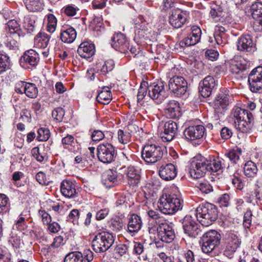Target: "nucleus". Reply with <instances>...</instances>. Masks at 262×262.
I'll return each mask as SVG.
<instances>
[{
    "mask_svg": "<svg viewBox=\"0 0 262 262\" xmlns=\"http://www.w3.org/2000/svg\"><path fill=\"white\" fill-rule=\"evenodd\" d=\"M195 212L197 220L205 227L212 225L218 217L216 206L209 203L200 205L196 208Z\"/></svg>",
    "mask_w": 262,
    "mask_h": 262,
    "instance_id": "obj_1",
    "label": "nucleus"
},
{
    "mask_svg": "<svg viewBox=\"0 0 262 262\" xmlns=\"http://www.w3.org/2000/svg\"><path fill=\"white\" fill-rule=\"evenodd\" d=\"M183 201L175 194H163L158 201V208L164 214H172L182 210Z\"/></svg>",
    "mask_w": 262,
    "mask_h": 262,
    "instance_id": "obj_2",
    "label": "nucleus"
},
{
    "mask_svg": "<svg viewBox=\"0 0 262 262\" xmlns=\"http://www.w3.org/2000/svg\"><path fill=\"white\" fill-rule=\"evenodd\" d=\"M233 116L235 127L242 133L247 132L252 127L254 117L248 110L239 107H235L233 110Z\"/></svg>",
    "mask_w": 262,
    "mask_h": 262,
    "instance_id": "obj_3",
    "label": "nucleus"
},
{
    "mask_svg": "<svg viewBox=\"0 0 262 262\" xmlns=\"http://www.w3.org/2000/svg\"><path fill=\"white\" fill-rule=\"evenodd\" d=\"M115 236L112 233L102 232L96 235L92 241V247L96 253H103L111 248L115 242Z\"/></svg>",
    "mask_w": 262,
    "mask_h": 262,
    "instance_id": "obj_4",
    "label": "nucleus"
},
{
    "mask_svg": "<svg viewBox=\"0 0 262 262\" xmlns=\"http://www.w3.org/2000/svg\"><path fill=\"white\" fill-rule=\"evenodd\" d=\"M229 92L228 90L223 89L213 101L214 118L216 121L222 118L224 113L229 105Z\"/></svg>",
    "mask_w": 262,
    "mask_h": 262,
    "instance_id": "obj_5",
    "label": "nucleus"
},
{
    "mask_svg": "<svg viewBox=\"0 0 262 262\" xmlns=\"http://www.w3.org/2000/svg\"><path fill=\"white\" fill-rule=\"evenodd\" d=\"M208 160L201 155L194 157L191 160L189 167L190 176L194 179L204 177L208 170Z\"/></svg>",
    "mask_w": 262,
    "mask_h": 262,
    "instance_id": "obj_6",
    "label": "nucleus"
},
{
    "mask_svg": "<svg viewBox=\"0 0 262 262\" xmlns=\"http://www.w3.org/2000/svg\"><path fill=\"white\" fill-rule=\"evenodd\" d=\"M163 156V149L158 145L147 144L143 148L142 157L147 163H155L160 161Z\"/></svg>",
    "mask_w": 262,
    "mask_h": 262,
    "instance_id": "obj_7",
    "label": "nucleus"
},
{
    "mask_svg": "<svg viewBox=\"0 0 262 262\" xmlns=\"http://www.w3.org/2000/svg\"><path fill=\"white\" fill-rule=\"evenodd\" d=\"M221 235L215 230H210L202 236V251L203 253H211L220 244Z\"/></svg>",
    "mask_w": 262,
    "mask_h": 262,
    "instance_id": "obj_8",
    "label": "nucleus"
},
{
    "mask_svg": "<svg viewBox=\"0 0 262 262\" xmlns=\"http://www.w3.org/2000/svg\"><path fill=\"white\" fill-rule=\"evenodd\" d=\"M158 227L157 230L158 237L166 243H171L175 238L174 230L165 220H159L157 221Z\"/></svg>",
    "mask_w": 262,
    "mask_h": 262,
    "instance_id": "obj_9",
    "label": "nucleus"
},
{
    "mask_svg": "<svg viewBox=\"0 0 262 262\" xmlns=\"http://www.w3.org/2000/svg\"><path fill=\"white\" fill-rule=\"evenodd\" d=\"M114 147L110 143L100 144L97 147V157L99 160L104 163H111L116 156Z\"/></svg>",
    "mask_w": 262,
    "mask_h": 262,
    "instance_id": "obj_10",
    "label": "nucleus"
},
{
    "mask_svg": "<svg viewBox=\"0 0 262 262\" xmlns=\"http://www.w3.org/2000/svg\"><path fill=\"white\" fill-rule=\"evenodd\" d=\"M183 229L185 234L192 237H195L201 234V230L194 217L186 215L183 219Z\"/></svg>",
    "mask_w": 262,
    "mask_h": 262,
    "instance_id": "obj_11",
    "label": "nucleus"
},
{
    "mask_svg": "<svg viewBox=\"0 0 262 262\" xmlns=\"http://www.w3.org/2000/svg\"><path fill=\"white\" fill-rule=\"evenodd\" d=\"M248 83L251 92L257 93L262 90V66L251 71L248 76Z\"/></svg>",
    "mask_w": 262,
    "mask_h": 262,
    "instance_id": "obj_12",
    "label": "nucleus"
},
{
    "mask_svg": "<svg viewBox=\"0 0 262 262\" xmlns=\"http://www.w3.org/2000/svg\"><path fill=\"white\" fill-rule=\"evenodd\" d=\"M241 244V241L237 234L233 233H228L225 238L224 255L231 258Z\"/></svg>",
    "mask_w": 262,
    "mask_h": 262,
    "instance_id": "obj_13",
    "label": "nucleus"
},
{
    "mask_svg": "<svg viewBox=\"0 0 262 262\" xmlns=\"http://www.w3.org/2000/svg\"><path fill=\"white\" fill-rule=\"evenodd\" d=\"M229 70L233 74L238 75L246 71L250 61L241 56H235L229 61Z\"/></svg>",
    "mask_w": 262,
    "mask_h": 262,
    "instance_id": "obj_14",
    "label": "nucleus"
},
{
    "mask_svg": "<svg viewBox=\"0 0 262 262\" xmlns=\"http://www.w3.org/2000/svg\"><path fill=\"white\" fill-rule=\"evenodd\" d=\"M169 90L177 96L185 94L187 89V82L182 76H176L170 79L168 83Z\"/></svg>",
    "mask_w": 262,
    "mask_h": 262,
    "instance_id": "obj_15",
    "label": "nucleus"
},
{
    "mask_svg": "<svg viewBox=\"0 0 262 262\" xmlns=\"http://www.w3.org/2000/svg\"><path fill=\"white\" fill-rule=\"evenodd\" d=\"M135 34L137 37L140 39H149L151 29L148 24L145 21L142 16L139 15L134 19Z\"/></svg>",
    "mask_w": 262,
    "mask_h": 262,
    "instance_id": "obj_16",
    "label": "nucleus"
},
{
    "mask_svg": "<svg viewBox=\"0 0 262 262\" xmlns=\"http://www.w3.org/2000/svg\"><path fill=\"white\" fill-rule=\"evenodd\" d=\"M163 110L167 118L178 119L182 115L179 103L174 100H168L163 104Z\"/></svg>",
    "mask_w": 262,
    "mask_h": 262,
    "instance_id": "obj_17",
    "label": "nucleus"
},
{
    "mask_svg": "<svg viewBox=\"0 0 262 262\" xmlns=\"http://www.w3.org/2000/svg\"><path fill=\"white\" fill-rule=\"evenodd\" d=\"M148 96L157 103H162L165 98V89L162 82L153 83L147 86Z\"/></svg>",
    "mask_w": 262,
    "mask_h": 262,
    "instance_id": "obj_18",
    "label": "nucleus"
},
{
    "mask_svg": "<svg viewBox=\"0 0 262 262\" xmlns=\"http://www.w3.org/2000/svg\"><path fill=\"white\" fill-rule=\"evenodd\" d=\"M191 30V32L180 42V46L181 48H184L186 47L195 45L200 40L202 34L201 29L196 26H193Z\"/></svg>",
    "mask_w": 262,
    "mask_h": 262,
    "instance_id": "obj_19",
    "label": "nucleus"
},
{
    "mask_svg": "<svg viewBox=\"0 0 262 262\" xmlns=\"http://www.w3.org/2000/svg\"><path fill=\"white\" fill-rule=\"evenodd\" d=\"M186 20L185 14L179 9H173L169 13V23L174 28H181Z\"/></svg>",
    "mask_w": 262,
    "mask_h": 262,
    "instance_id": "obj_20",
    "label": "nucleus"
},
{
    "mask_svg": "<svg viewBox=\"0 0 262 262\" xmlns=\"http://www.w3.org/2000/svg\"><path fill=\"white\" fill-rule=\"evenodd\" d=\"M205 128L203 125H198L189 126L184 131V136L187 140L193 141L202 138Z\"/></svg>",
    "mask_w": 262,
    "mask_h": 262,
    "instance_id": "obj_21",
    "label": "nucleus"
},
{
    "mask_svg": "<svg viewBox=\"0 0 262 262\" xmlns=\"http://www.w3.org/2000/svg\"><path fill=\"white\" fill-rule=\"evenodd\" d=\"M111 45L116 50L125 54L129 49V43L125 36L121 33H116L112 38Z\"/></svg>",
    "mask_w": 262,
    "mask_h": 262,
    "instance_id": "obj_22",
    "label": "nucleus"
},
{
    "mask_svg": "<svg viewBox=\"0 0 262 262\" xmlns=\"http://www.w3.org/2000/svg\"><path fill=\"white\" fill-rule=\"evenodd\" d=\"M178 129L176 122L169 120L166 122L163 126V130L161 133V137L163 141H170L175 136Z\"/></svg>",
    "mask_w": 262,
    "mask_h": 262,
    "instance_id": "obj_23",
    "label": "nucleus"
},
{
    "mask_svg": "<svg viewBox=\"0 0 262 262\" xmlns=\"http://www.w3.org/2000/svg\"><path fill=\"white\" fill-rule=\"evenodd\" d=\"M216 81L211 76L206 77L202 82L200 83V92L203 97H208L210 96L213 89L216 84Z\"/></svg>",
    "mask_w": 262,
    "mask_h": 262,
    "instance_id": "obj_24",
    "label": "nucleus"
},
{
    "mask_svg": "<svg viewBox=\"0 0 262 262\" xmlns=\"http://www.w3.org/2000/svg\"><path fill=\"white\" fill-rule=\"evenodd\" d=\"M177 173L176 168L171 163L162 165L159 170L160 177L165 181L173 180L176 177Z\"/></svg>",
    "mask_w": 262,
    "mask_h": 262,
    "instance_id": "obj_25",
    "label": "nucleus"
},
{
    "mask_svg": "<svg viewBox=\"0 0 262 262\" xmlns=\"http://www.w3.org/2000/svg\"><path fill=\"white\" fill-rule=\"evenodd\" d=\"M77 33L75 29L69 25H63L60 29V37L64 43H71L76 38Z\"/></svg>",
    "mask_w": 262,
    "mask_h": 262,
    "instance_id": "obj_26",
    "label": "nucleus"
},
{
    "mask_svg": "<svg viewBox=\"0 0 262 262\" xmlns=\"http://www.w3.org/2000/svg\"><path fill=\"white\" fill-rule=\"evenodd\" d=\"M237 47L238 50L243 52H254L255 50V45L252 38L248 35H243L239 38Z\"/></svg>",
    "mask_w": 262,
    "mask_h": 262,
    "instance_id": "obj_27",
    "label": "nucleus"
},
{
    "mask_svg": "<svg viewBox=\"0 0 262 262\" xmlns=\"http://www.w3.org/2000/svg\"><path fill=\"white\" fill-rule=\"evenodd\" d=\"M75 187L74 182L69 180H64L61 183V192L64 196L73 198L77 196L78 194Z\"/></svg>",
    "mask_w": 262,
    "mask_h": 262,
    "instance_id": "obj_28",
    "label": "nucleus"
},
{
    "mask_svg": "<svg viewBox=\"0 0 262 262\" xmlns=\"http://www.w3.org/2000/svg\"><path fill=\"white\" fill-rule=\"evenodd\" d=\"M142 226V221L141 217L136 214H132L128 219V232L133 236L141 229Z\"/></svg>",
    "mask_w": 262,
    "mask_h": 262,
    "instance_id": "obj_29",
    "label": "nucleus"
},
{
    "mask_svg": "<svg viewBox=\"0 0 262 262\" xmlns=\"http://www.w3.org/2000/svg\"><path fill=\"white\" fill-rule=\"evenodd\" d=\"M210 14L214 21L223 22L224 20V17L226 14V11L222 6L214 3L211 6Z\"/></svg>",
    "mask_w": 262,
    "mask_h": 262,
    "instance_id": "obj_30",
    "label": "nucleus"
},
{
    "mask_svg": "<svg viewBox=\"0 0 262 262\" xmlns=\"http://www.w3.org/2000/svg\"><path fill=\"white\" fill-rule=\"evenodd\" d=\"M77 53L81 57L89 58L94 54V45L88 42H82L78 48Z\"/></svg>",
    "mask_w": 262,
    "mask_h": 262,
    "instance_id": "obj_31",
    "label": "nucleus"
},
{
    "mask_svg": "<svg viewBox=\"0 0 262 262\" xmlns=\"http://www.w3.org/2000/svg\"><path fill=\"white\" fill-rule=\"evenodd\" d=\"M39 60L38 53L33 50H29L25 52L20 58L21 62L28 63L31 66H35Z\"/></svg>",
    "mask_w": 262,
    "mask_h": 262,
    "instance_id": "obj_32",
    "label": "nucleus"
},
{
    "mask_svg": "<svg viewBox=\"0 0 262 262\" xmlns=\"http://www.w3.org/2000/svg\"><path fill=\"white\" fill-rule=\"evenodd\" d=\"M251 10L253 18L256 20V23L260 27L262 30V3L255 2L251 6Z\"/></svg>",
    "mask_w": 262,
    "mask_h": 262,
    "instance_id": "obj_33",
    "label": "nucleus"
},
{
    "mask_svg": "<svg viewBox=\"0 0 262 262\" xmlns=\"http://www.w3.org/2000/svg\"><path fill=\"white\" fill-rule=\"evenodd\" d=\"M226 29L219 25L215 27L213 37L216 43L222 46L226 43Z\"/></svg>",
    "mask_w": 262,
    "mask_h": 262,
    "instance_id": "obj_34",
    "label": "nucleus"
},
{
    "mask_svg": "<svg viewBox=\"0 0 262 262\" xmlns=\"http://www.w3.org/2000/svg\"><path fill=\"white\" fill-rule=\"evenodd\" d=\"M126 176L130 185H135L139 183L141 178L140 171L134 166H130L127 168Z\"/></svg>",
    "mask_w": 262,
    "mask_h": 262,
    "instance_id": "obj_35",
    "label": "nucleus"
},
{
    "mask_svg": "<svg viewBox=\"0 0 262 262\" xmlns=\"http://www.w3.org/2000/svg\"><path fill=\"white\" fill-rule=\"evenodd\" d=\"M50 39V35L44 32H40L34 38V46L45 49L48 47Z\"/></svg>",
    "mask_w": 262,
    "mask_h": 262,
    "instance_id": "obj_36",
    "label": "nucleus"
},
{
    "mask_svg": "<svg viewBox=\"0 0 262 262\" xmlns=\"http://www.w3.org/2000/svg\"><path fill=\"white\" fill-rule=\"evenodd\" d=\"M27 9L32 12L41 11L43 9V0H24Z\"/></svg>",
    "mask_w": 262,
    "mask_h": 262,
    "instance_id": "obj_37",
    "label": "nucleus"
},
{
    "mask_svg": "<svg viewBox=\"0 0 262 262\" xmlns=\"http://www.w3.org/2000/svg\"><path fill=\"white\" fill-rule=\"evenodd\" d=\"M117 172L112 170L107 171L103 175V183L106 187L113 186V184L117 182Z\"/></svg>",
    "mask_w": 262,
    "mask_h": 262,
    "instance_id": "obj_38",
    "label": "nucleus"
},
{
    "mask_svg": "<svg viewBox=\"0 0 262 262\" xmlns=\"http://www.w3.org/2000/svg\"><path fill=\"white\" fill-rule=\"evenodd\" d=\"M208 170L210 172H216L224 167H226L225 163H223L219 158L208 160Z\"/></svg>",
    "mask_w": 262,
    "mask_h": 262,
    "instance_id": "obj_39",
    "label": "nucleus"
},
{
    "mask_svg": "<svg viewBox=\"0 0 262 262\" xmlns=\"http://www.w3.org/2000/svg\"><path fill=\"white\" fill-rule=\"evenodd\" d=\"M8 29L10 35H13L15 39L20 38V29L15 20H11L8 22L6 30Z\"/></svg>",
    "mask_w": 262,
    "mask_h": 262,
    "instance_id": "obj_40",
    "label": "nucleus"
},
{
    "mask_svg": "<svg viewBox=\"0 0 262 262\" xmlns=\"http://www.w3.org/2000/svg\"><path fill=\"white\" fill-rule=\"evenodd\" d=\"M244 173L248 177H254L257 173L258 169L256 164L251 161H249L245 164Z\"/></svg>",
    "mask_w": 262,
    "mask_h": 262,
    "instance_id": "obj_41",
    "label": "nucleus"
},
{
    "mask_svg": "<svg viewBox=\"0 0 262 262\" xmlns=\"http://www.w3.org/2000/svg\"><path fill=\"white\" fill-rule=\"evenodd\" d=\"M112 98L111 91L104 90L98 94L96 97V100L99 103L106 104L110 102Z\"/></svg>",
    "mask_w": 262,
    "mask_h": 262,
    "instance_id": "obj_42",
    "label": "nucleus"
},
{
    "mask_svg": "<svg viewBox=\"0 0 262 262\" xmlns=\"http://www.w3.org/2000/svg\"><path fill=\"white\" fill-rule=\"evenodd\" d=\"M82 259V253L79 251H74L66 256L64 262H83Z\"/></svg>",
    "mask_w": 262,
    "mask_h": 262,
    "instance_id": "obj_43",
    "label": "nucleus"
},
{
    "mask_svg": "<svg viewBox=\"0 0 262 262\" xmlns=\"http://www.w3.org/2000/svg\"><path fill=\"white\" fill-rule=\"evenodd\" d=\"M97 66L98 68H100V70L101 73L103 75H105L113 70L115 66V63L112 59H108L106 60L102 66H101V63H98Z\"/></svg>",
    "mask_w": 262,
    "mask_h": 262,
    "instance_id": "obj_44",
    "label": "nucleus"
},
{
    "mask_svg": "<svg viewBox=\"0 0 262 262\" xmlns=\"http://www.w3.org/2000/svg\"><path fill=\"white\" fill-rule=\"evenodd\" d=\"M25 94L29 98H36L38 95V89L35 84L28 82Z\"/></svg>",
    "mask_w": 262,
    "mask_h": 262,
    "instance_id": "obj_45",
    "label": "nucleus"
},
{
    "mask_svg": "<svg viewBox=\"0 0 262 262\" xmlns=\"http://www.w3.org/2000/svg\"><path fill=\"white\" fill-rule=\"evenodd\" d=\"M47 31L50 33H53L55 31L56 28L57 19L53 14H49L47 15Z\"/></svg>",
    "mask_w": 262,
    "mask_h": 262,
    "instance_id": "obj_46",
    "label": "nucleus"
},
{
    "mask_svg": "<svg viewBox=\"0 0 262 262\" xmlns=\"http://www.w3.org/2000/svg\"><path fill=\"white\" fill-rule=\"evenodd\" d=\"M131 138V135L128 132H124L122 129L118 131V139L122 144H125L129 142Z\"/></svg>",
    "mask_w": 262,
    "mask_h": 262,
    "instance_id": "obj_47",
    "label": "nucleus"
},
{
    "mask_svg": "<svg viewBox=\"0 0 262 262\" xmlns=\"http://www.w3.org/2000/svg\"><path fill=\"white\" fill-rule=\"evenodd\" d=\"M196 186L203 193L206 194L209 193L213 191L212 186L206 181L198 183Z\"/></svg>",
    "mask_w": 262,
    "mask_h": 262,
    "instance_id": "obj_48",
    "label": "nucleus"
},
{
    "mask_svg": "<svg viewBox=\"0 0 262 262\" xmlns=\"http://www.w3.org/2000/svg\"><path fill=\"white\" fill-rule=\"evenodd\" d=\"M32 156L35 159L39 162H43L46 158V154L45 152H41L40 148L38 147H35L32 149L31 151Z\"/></svg>",
    "mask_w": 262,
    "mask_h": 262,
    "instance_id": "obj_49",
    "label": "nucleus"
},
{
    "mask_svg": "<svg viewBox=\"0 0 262 262\" xmlns=\"http://www.w3.org/2000/svg\"><path fill=\"white\" fill-rule=\"evenodd\" d=\"M9 198L5 194L0 193V213L9 209Z\"/></svg>",
    "mask_w": 262,
    "mask_h": 262,
    "instance_id": "obj_50",
    "label": "nucleus"
},
{
    "mask_svg": "<svg viewBox=\"0 0 262 262\" xmlns=\"http://www.w3.org/2000/svg\"><path fill=\"white\" fill-rule=\"evenodd\" d=\"M9 58L5 55L0 54V72L6 71L9 68Z\"/></svg>",
    "mask_w": 262,
    "mask_h": 262,
    "instance_id": "obj_51",
    "label": "nucleus"
},
{
    "mask_svg": "<svg viewBox=\"0 0 262 262\" xmlns=\"http://www.w3.org/2000/svg\"><path fill=\"white\" fill-rule=\"evenodd\" d=\"M252 212L251 209H248L244 216L243 226L245 228L249 229L251 225Z\"/></svg>",
    "mask_w": 262,
    "mask_h": 262,
    "instance_id": "obj_52",
    "label": "nucleus"
},
{
    "mask_svg": "<svg viewBox=\"0 0 262 262\" xmlns=\"http://www.w3.org/2000/svg\"><path fill=\"white\" fill-rule=\"evenodd\" d=\"M50 136L49 129L45 128H40L38 130L37 139L41 141H46Z\"/></svg>",
    "mask_w": 262,
    "mask_h": 262,
    "instance_id": "obj_53",
    "label": "nucleus"
},
{
    "mask_svg": "<svg viewBox=\"0 0 262 262\" xmlns=\"http://www.w3.org/2000/svg\"><path fill=\"white\" fill-rule=\"evenodd\" d=\"M240 152L235 150H232L225 155L226 158L228 159L232 163L236 164L239 159Z\"/></svg>",
    "mask_w": 262,
    "mask_h": 262,
    "instance_id": "obj_54",
    "label": "nucleus"
},
{
    "mask_svg": "<svg viewBox=\"0 0 262 262\" xmlns=\"http://www.w3.org/2000/svg\"><path fill=\"white\" fill-rule=\"evenodd\" d=\"M147 86V82H144L141 83L137 96L138 102L142 100L145 96L147 91H148Z\"/></svg>",
    "mask_w": 262,
    "mask_h": 262,
    "instance_id": "obj_55",
    "label": "nucleus"
},
{
    "mask_svg": "<svg viewBox=\"0 0 262 262\" xmlns=\"http://www.w3.org/2000/svg\"><path fill=\"white\" fill-rule=\"evenodd\" d=\"M52 115L54 120L60 122L64 115V111L61 107H57L52 112Z\"/></svg>",
    "mask_w": 262,
    "mask_h": 262,
    "instance_id": "obj_56",
    "label": "nucleus"
},
{
    "mask_svg": "<svg viewBox=\"0 0 262 262\" xmlns=\"http://www.w3.org/2000/svg\"><path fill=\"white\" fill-rule=\"evenodd\" d=\"M128 199L127 198L126 195H118L116 202V206L119 207L122 206L126 208L128 205Z\"/></svg>",
    "mask_w": 262,
    "mask_h": 262,
    "instance_id": "obj_57",
    "label": "nucleus"
},
{
    "mask_svg": "<svg viewBox=\"0 0 262 262\" xmlns=\"http://www.w3.org/2000/svg\"><path fill=\"white\" fill-rule=\"evenodd\" d=\"M27 82L23 81H19L15 84V91L17 93L25 94V90H26V86H27Z\"/></svg>",
    "mask_w": 262,
    "mask_h": 262,
    "instance_id": "obj_58",
    "label": "nucleus"
},
{
    "mask_svg": "<svg viewBox=\"0 0 262 262\" xmlns=\"http://www.w3.org/2000/svg\"><path fill=\"white\" fill-rule=\"evenodd\" d=\"M93 252L90 249L84 250L82 253L83 262H91L93 260Z\"/></svg>",
    "mask_w": 262,
    "mask_h": 262,
    "instance_id": "obj_59",
    "label": "nucleus"
},
{
    "mask_svg": "<svg viewBox=\"0 0 262 262\" xmlns=\"http://www.w3.org/2000/svg\"><path fill=\"white\" fill-rule=\"evenodd\" d=\"M63 9L64 13L69 16L75 15L77 11L78 10L77 8L70 5L64 7Z\"/></svg>",
    "mask_w": 262,
    "mask_h": 262,
    "instance_id": "obj_60",
    "label": "nucleus"
},
{
    "mask_svg": "<svg viewBox=\"0 0 262 262\" xmlns=\"http://www.w3.org/2000/svg\"><path fill=\"white\" fill-rule=\"evenodd\" d=\"M17 39L14 38L13 35L10 36L9 41L6 43L7 47L10 50H14L18 47V42Z\"/></svg>",
    "mask_w": 262,
    "mask_h": 262,
    "instance_id": "obj_61",
    "label": "nucleus"
},
{
    "mask_svg": "<svg viewBox=\"0 0 262 262\" xmlns=\"http://www.w3.org/2000/svg\"><path fill=\"white\" fill-rule=\"evenodd\" d=\"M104 137V133L100 130H94L92 135L91 138L93 141L98 142L102 140Z\"/></svg>",
    "mask_w": 262,
    "mask_h": 262,
    "instance_id": "obj_62",
    "label": "nucleus"
},
{
    "mask_svg": "<svg viewBox=\"0 0 262 262\" xmlns=\"http://www.w3.org/2000/svg\"><path fill=\"white\" fill-rule=\"evenodd\" d=\"M232 130L227 127H223L221 130V136L223 139H228L232 136Z\"/></svg>",
    "mask_w": 262,
    "mask_h": 262,
    "instance_id": "obj_63",
    "label": "nucleus"
},
{
    "mask_svg": "<svg viewBox=\"0 0 262 262\" xmlns=\"http://www.w3.org/2000/svg\"><path fill=\"white\" fill-rule=\"evenodd\" d=\"M79 211L77 209H73L68 215V221L75 224L79 217Z\"/></svg>",
    "mask_w": 262,
    "mask_h": 262,
    "instance_id": "obj_64",
    "label": "nucleus"
}]
</instances>
